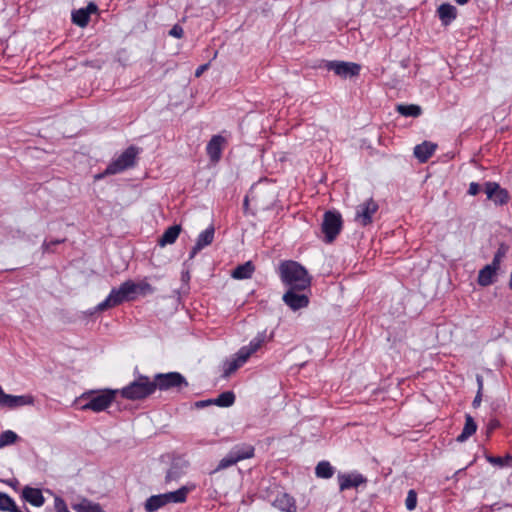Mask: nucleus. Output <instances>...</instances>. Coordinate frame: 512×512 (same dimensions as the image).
Segmentation results:
<instances>
[{"label": "nucleus", "mask_w": 512, "mask_h": 512, "mask_svg": "<svg viewBox=\"0 0 512 512\" xmlns=\"http://www.w3.org/2000/svg\"><path fill=\"white\" fill-rule=\"evenodd\" d=\"M236 463H238V460H236V457L233 455V453L229 451V453L219 461L215 471L226 469L235 465Z\"/></svg>", "instance_id": "38"}, {"label": "nucleus", "mask_w": 512, "mask_h": 512, "mask_svg": "<svg viewBox=\"0 0 512 512\" xmlns=\"http://www.w3.org/2000/svg\"><path fill=\"white\" fill-rule=\"evenodd\" d=\"M417 505V494L414 490H409L405 500L407 510L413 511Z\"/></svg>", "instance_id": "39"}, {"label": "nucleus", "mask_w": 512, "mask_h": 512, "mask_svg": "<svg viewBox=\"0 0 512 512\" xmlns=\"http://www.w3.org/2000/svg\"><path fill=\"white\" fill-rule=\"evenodd\" d=\"M484 191L487 199L496 206L506 205L510 200L509 192L497 182L488 181L484 184Z\"/></svg>", "instance_id": "9"}, {"label": "nucleus", "mask_w": 512, "mask_h": 512, "mask_svg": "<svg viewBox=\"0 0 512 512\" xmlns=\"http://www.w3.org/2000/svg\"><path fill=\"white\" fill-rule=\"evenodd\" d=\"M153 382L156 384V389L159 388L160 390H168L170 388L188 386L185 378L177 372L157 374Z\"/></svg>", "instance_id": "11"}, {"label": "nucleus", "mask_w": 512, "mask_h": 512, "mask_svg": "<svg viewBox=\"0 0 512 512\" xmlns=\"http://www.w3.org/2000/svg\"><path fill=\"white\" fill-rule=\"evenodd\" d=\"M378 209L379 206L376 201L372 198L367 199L356 207L355 222L363 227L371 224Z\"/></svg>", "instance_id": "7"}, {"label": "nucleus", "mask_w": 512, "mask_h": 512, "mask_svg": "<svg viewBox=\"0 0 512 512\" xmlns=\"http://www.w3.org/2000/svg\"><path fill=\"white\" fill-rule=\"evenodd\" d=\"M187 278H189V275L182 276V279H187Z\"/></svg>", "instance_id": "55"}, {"label": "nucleus", "mask_w": 512, "mask_h": 512, "mask_svg": "<svg viewBox=\"0 0 512 512\" xmlns=\"http://www.w3.org/2000/svg\"><path fill=\"white\" fill-rule=\"evenodd\" d=\"M498 425H499L498 421H496V420H495V421H492V422L490 423V429H494V428H496Z\"/></svg>", "instance_id": "50"}, {"label": "nucleus", "mask_w": 512, "mask_h": 512, "mask_svg": "<svg viewBox=\"0 0 512 512\" xmlns=\"http://www.w3.org/2000/svg\"><path fill=\"white\" fill-rule=\"evenodd\" d=\"M230 451L233 453V455L236 457V460H238L239 462L245 459L252 458L254 456L255 449L250 444H239L234 446Z\"/></svg>", "instance_id": "28"}, {"label": "nucleus", "mask_w": 512, "mask_h": 512, "mask_svg": "<svg viewBox=\"0 0 512 512\" xmlns=\"http://www.w3.org/2000/svg\"><path fill=\"white\" fill-rule=\"evenodd\" d=\"M265 341V333H258L250 342L248 345L243 346L239 349V351L247 358L249 359L252 354H254L256 351L260 349V347L263 345Z\"/></svg>", "instance_id": "24"}, {"label": "nucleus", "mask_w": 512, "mask_h": 512, "mask_svg": "<svg viewBox=\"0 0 512 512\" xmlns=\"http://www.w3.org/2000/svg\"><path fill=\"white\" fill-rule=\"evenodd\" d=\"M496 268L492 267L491 265L484 266L478 274V284L480 286L486 287L491 285L494 282V278L497 273Z\"/></svg>", "instance_id": "26"}, {"label": "nucleus", "mask_w": 512, "mask_h": 512, "mask_svg": "<svg viewBox=\"0 0 512 512\" xmlns=\"http://www.w3.org/2000/svg\"><path fill=\"white\" fill-rule=\"evenodd\" d=\"M195 405L198 408H204L206 406L213 405V399L201 400V401L196 402Z\"/></svg>", "instance_id": "47"}, {"label": "nucleus", "mask_w": 512, "mask_h": 512, "mask_svg": "<svg viewBox=\"0 0 512 512\" xmlns=\"http://www.w3.org/2000/svg\"><path fill=\"white\" fill-rule=\"evenodd\" d=\"M509 288L512 290V271H511L510 279H509Z\"/></svg>", "instance_id": "52"}, {"label": "nucleus", "mask_w": 512, "mask_h": 512, "mask_svg": "<svg viewBox=\"0 0 512 512\" xmlns=\"http://www.w3.org/2000/svg\"><path fill=\"white\" fill-rule=\"evenodd\" d=\"M156 390V384L147 376H138L133 382L119 390L121 396L127 400H141Z\"/></svg>", "instance_id": "3"}, {"label": "nucleus", "mask_w": 512, "mask_h": 512, "mask_svg": "<svg viewBox=\"0 0 512 512\" xmlns=\"http://www.w3.org/2000/svg\"><path fill=\"white\" fill-rule=\"evenodd\" d=\"M119 394V389H101V390H88L80 395L78 400L85 401L80 406L82 411H93L99 413L107 410L115 401L116 396Z\"/></svg>", "instance_id": "2"}, {"label": "nucleus", "mask_w": 512, "mask_h": 512, "mask_svg": "<svg viewBox=\"0 0 512 512\" xmlns=\"http://www.w3.org/2000/svg\"><path fill=\"white\" fill-rule=\"evenodd\" d=\"M209 67V64L206 63V64H203V65H200L196 70H195V76L196 77H200L204 71H206Z\"/></svg>", "instance_id": "46"}, {"label": "nucleus", "mask_w": 512, "mask_h": 512, "mask_svg": "<svg viewBox=\"0 0 512 512\" xmlns=\"http://www.w3.org/2000/svg\"><path fill=\"white\" fill-rule=\"evenodd\" d=\"M278 273L287 289L310 291L312 278L300 263L293 260L282 261L279 264Z\"/></svg>", "instance_id": "1"}, {"label": "nucleus", "mask_w": 512, "mask_h": 512, "mask_svg": "<svg viewBox=\"0 0 512 512\" xmlns=\"http://www.w3.org/2000/svg\"><path fill=\"white\" fill-rule=\"evenodd\" d=\"M180 225H173L167 228L162 236L158 239V245L160 247H165L167 245L174 244L181 233Z\"/></svg>", "instance_id": "23"}, {"label": "nucleus", "mask_w": 512, "mask_h": 512, "mask_svg": "<svg viewBox=\"0 0 512 512\" xmlns=\"http://www.w3.org/2000/svg\"><path fill=\"white\" fill-rule=\"evenodd\" d=\"M481 401H482V392L477 391V394L472 403L473 407L477 408L478 406H480Z\"/></svg>", "instance_id": "48"}, {"label": "nucleus", "mask_w": 512, "mask_h": 512, "mask_svg": "<svg viewBox=\"0 0 512 512\" xmlns=\"http://www.w3.org/2000/svg\"><path fill=\"white\" fill-rule=\"evenodd\" d=\"M0 510L9 512H21L17 509L14 500L6 493L0 492Z\"/></svg>", "instance_id": "35"}, {"label": "nucleus", "mask_w": 512, "mask_h": 512, "mask_svg": "<svg viewBox=\"0 0 512 512\" xmlns=\"http://www.w3.org/2000/svg\"><path fill=\"white\" fill-rule=\"evenodd\" d=\"M187 466L188 464L185 461H174L166 473L165 482L170 483L172 481L179 480L182 476L185 475Z\"/></svg>", "instance_id": "20"}, {"label": "nucleus", "mask_w": 512, "mask_h": 512, "mask_svg": "<svg viewBox=\"0 0 512 512\" xmlns=\"http://www.w3.org/2000/svg\"><path fill=\"white\" fill-rule=\"evenodd\" d=\"M137 154L138 149L134 146H130L106 167L104 174L113 175L132 167L135 163Z\"/></svg>", "instance_id": "6"}, {"label": "nucleus", "mask_w": 512, "mask_h": 512, "mask_svg": "<svg viewBox=\"0 0 512 512\" xmlns=\"http://www.w3.org/2000/svg\"><path fill=\"white\" fill-rule=\"evenodd\" d=\"M487 461L493 465L504 466L512 461V457L510 455H506L504 458L487 456Z\"/></svg>", "instance_id": "40"}, {"label": "nucleus", "mask_w": 512, "mask_h": 512, "mask_svg": "<svg viewBox=\"0 0 512 512\" xmlns=\"http://www.w3.org/2000/svg\"><path fill=\"white\" fill-rule=\"evenodd\" d=\"M457 4L459 5H464L466 4L469 0H455Z\"/></svg>", "instance_id": "51"}, {"label": "nucleus", "mask_w": 512, "mask_h": 512, "mask_svg": "<svg viewBox=\"0 0 512 512\" xmlns=\"http://www.w3.org/2000/svg\"><path fill=\"white\" fill-rule=\"evenodd\" d=\"M315 474L319 478L329 479L334 474V467L328 461H321L315 468Z\"/></svg>", "instance_id": "33"}, {"label": "nucleus", "mask_w": 512, "mask_h": 512, "mask_svg": "<svg viewBox=\"0 0 512 512\" xmlns=\"http://www.w3.org/2000/svg\"><path fill=\"white\" fill-rule=\"evenodd\" d=\"M476 381H477V385H478V390L477 391L482 392L483 391V378H482V376L477 375Z\"/></svg>", "instance_id": "49"}, {"label": "nucleus", "mask_w": 512, "mask_h": 512, "mask_svg": "<svg viewBox=\"0 0 512 512\" xmlns=\"http://www.w3.org/2000/svg\"><path fill=\"white\" fill-rule=\"evenodd\" d=\"M321 228L324 233L325 242H333L342 229L341 214L337 211H326L323 216Z\"/></svg>", "instance_id": "5"}, {"label": "nucleus", "mask_w": 512, "mask_h": 512, "mask_svg": "<svg viewBox=\"0 0 512 512\" xmlns=\"http://www.w3.org/2000/svg\"><path fill=\"white\" fill-rule=\"evenodd\" d=\"M187 278H189V275L182 276V279H187Z\"/></svg>", "instance_id": "54"}, {"label": "nucleus", "mask_w": 512, "mask_h": 512, "mask_svg": "<svg viewBox=\"0 0 512 512\" xmlns=\"http://www.w3.org/2000/svg\"><path fill=\"white\" fill-rule=\"evenodd\" d=\"M54 508L56 512H70L65 501L59 496L54 498Z\"/></svg>", "instance_id": "41"}, {"label": "nucleus", "mask_w": 512, "mask_h": 512, "mask_svg": "<svg viewBox=\"0 0 512 512\" xmlns=\"http://www.w3.org/2000/svg\"><path fill=\"white\" fill-rule=\"evenodd\" d=\"M481 190V187L478 183L476 182H471L469 184V188H468V194L471 195V196H475L477 195Z\"/></svg>", "instance_id": "44"}, {"label": "nucleus", "mask_w": 512, "mask_h": 512, "mask_svg": "<svg viewBox=\"0 0 512 512\" xmlns=\"http://www.w3.org/2000/svg\"><path fill=\"white\" fill-rule=\"evenodd\" d=\"M273 506L282 512H297L295 499L285 492L276 496Z\"/></svg>", "instance_id": "17"}, {"label": "nucleus", "mask_w": 512, "mask_h": 512, "mask_svg": "<svg viewBox=\"0 0 512 512\" xmlns=\"http://www.w3.org/2000/svg\"><path fill=\"white\" fill-rule=\"evenodd\" d=\"M187 278H189V275L182 276V279H187Z\"/></svg>", "instance_id": "53"}, {"label": "nucleus", "mask_w": 512, "mask_h": 512, "mask_svg": "<svg viewBox=\"0 0 512 512\" xmlns=\"http://www.w3.org/2000/svg\"><path fill=\"white\" fill-rule=\"evenodd\" d=\"M325 68L344 78L357 76L360 72V65L344 61H326Z\"/></svg>", "instance_id": "12"}, {"label": "nucleus", "mask_w": 512, "mask_h": 512, "mask_svg": "<svg viewBox=\"0 0 512 512\" xmlns=\"http://www.w3.org/2000/svg\"><path fill=\"white\" fill-rule=\"evenodd\" d=\"M253 272H254V266L250 261H248L244 264L237 266L232 272V277L234 279H239V280L249 279V278H251Z\"/></svg>", "instance_id": "30"}, {"label": "nucleus", "mask_w": 512, "mask_h": 512, "mask_svg": "<svg viewBox=\"0 0 512 512\" xmlns=\"http://www.w3.org/2000/svg\"><path fill=\"white\" fill-rule=\"evenodd\" d=\"M183 28L179 25H174L169 31V35L175 38H181L183 36Z\"/></svg>", "instance_id": "43"}, {"label": "nucleus", "mask_w": 512, "mask_h": 512, "mask_svg": "<svg viewBox=\"0 0 512 512\" xmlns=\"http://www.w3.org/2000/svg\"><path fill=\"white\" fill-rule=\"evenodd\" d=\"M133 286V295L134 298H136L137 294L140 295H148L152 294L154 292V288L147 282V281H141L139 283H135L132 281Z\"/></svg>", "instance_id": "37"}, {"label": "nucleus", "mask_w": 512, "mask_h": 512, "mask_svg": "<svg viewBox=\"0 0 512 512\" xmlns=\"http://www.w3.org/2000/svg\"><path fill=\"white\" fill-rule=\"evenodd\" d=\"M503 256H504V252H502V251L498 250V251L495 253V255H494V257H493V260H492V262H491L489 265H491L492 267H494V268H496V269H499V267H500V262H501V259H502V257H503Z\"/></svg>", "instance_id": "42"}, {"label": "nucleus", "mask_w": 512, "mask_h": 512, "mask_svg": "<svg viewBox=\"0 0 512 512\" xmlns=\"http://www.w3.org/2000/svg\"><path fill=\"white\" fill-rule=\"evenodd\" d=\"M438 16L444 25H449L457 16V9L455 6L443 3L439 6Z\"/></svg>", "instance_id": "25"}, {"label": "nucleus", "mask_w": 512, "mask_h": 512, "mask_svg": "<svg viewBox=\"0 0 512 512\" xmlns=\"http://www.w3.org/2000/svg\"><path fill=\"white\" fill-rule=\"evenodd\" d=\"M132 280L123 282L118 288H113L109 295L100 302L96 307V311H105L109 308L118 306L125 301L134 300Z\"/></svg>", "instance_id": "4"}, {"label": "nucleus", "mask_w": 512, "mask_h": 512, "mask_svg": "<svg viewBox=\"0 0 512 512\" xmlns=\"http://www.w3.org/2000/svg\"><path fill=\"white\" fill-rule=\"evenodd\" d=\"M366 479L360 473H339L338 474V482L340 491H344L350 488H356L362 483H364Z\"/></svg>", "instance_id": "16"}, {"label": "nucleus", "mask_w": 512, "mask_h": 512, "mask_svg": "<svg viewBox=\"0 0 512 512\" xmlns=\"http://www.w3.org/2000/svg\"><path fill=\"white\" fill-rule=\"evenodd\" d=\"M96 11L97 6L94 3H89L87 7L72 12V21L79 27H85L89 22L90 14Z\"/></svg>", "instance_id": "18"}, {"label": "nucleus", "mask_w": 512, "mask_h": 512, "mask_svg": "<svg viewBox=\"0 0 512 512\" xmlns=\"http://www.w3.org/2000/svg\"><path fill=\"white\" fill-rule=\"evenodd\" d=\"M35 399L30 394L25 395H10L6 394L0 386V407L15 409L22 406L33 405Z\"/></svg>", "instance_id": "10"}, {"label": "nucleus", "mask_w": 512, "mask_h": 512, "mask_svg": "<svg viewBox=\"0 0 512 512\" xmlns=\"http://www.w3.org/2000/svg\"><path fill=\"white\" fill-rule=\"evenodd\" d=\"M310 291L287 289L282 296L283 302L293 311L306 308L310 302Z\"/></svg>", "instance_id": "8"}, {"label": "nucleus", "mask_w": 512, "mask_h": 512, "mask_svg": "<svg viewBox=\"0 0 512 512\" xmlns=\"http://www.w3.org/2000/svg\"><path fill=\"white\" fill-rule=\"evenodd\" d=\"M195 488L196 485L194 483H187L175 491L163 493L166 503L181 504L186 502L188 494L195 490Z\"/></svg>", "instance_id": "14"}, {"label": "nucleus", "mask_w": 512, "mask_h": 512, "mask_svg": "<svg viewBox=\"0 0 512 512\" xmlns=\"http://www.w3.org/2000/svg\"><path fill=\"white\" fill-rule=\"evenodd\" d=\"M477 430V424L475 423L473 417L469 414L465 416V424L462 429V432L457 436L458 442L466 441L470 436H472Z\"/></svg>", "instance_id": "27"}, {"label": "nucleus", "mask_w": 512, "mask_h": 512, "mask_svg": "<svg viewBox=\"0 0 512 512\" xmlns=\"http://www.w3.org/2000/svg\"><path fill=\"white\" fill-rule=\"evenodd\" d=\"M437 145L424 141L423 143L416 145L414 148V156L421 162L425 163L435 152Z\"/></svg>", "instance_id": "22"}, {"label": "nucleus", "mask_w": 512, "mask_h": 512, "mask_svg": "<svg viewBox=\"0 0 512 512\" xmlns=\"http://www.w3.org/2000/svg\"><path fill=\"white\" fill-rule=\"evenodd\" d=\"M22 497L24 498L25 501H27L28 503L35 507H41L45 502L41 490L29 486L23 488Z\"/></svg>", "instance_id": "21"}, {"label": "nucleus", "mask_w": 512, "mask_h": 512, "mask_svg": "<svg viewBox=\"0 0 512 512\" xmlns=\"http://www.w3.org/2000/svg\"><path fill=\"white\" fill-rule=\"evenodd\" d=\"M72 508L76 512H105L100 504L87 499H83L81 502L73 504Z\"/></svg>", "instance_id": "31"}, {"label": "nucleus", "mask_w": 512, "mask_h": 512, "mask_svg": "<svg viewBox=\"0 0 512 512\" xmlns=\"http://www.w3.org/2000/svg\"><path fill=\"white\" fill-rule=\"evenodd\" d=\"M226 139L222 135H214L206 146L209 159L216 163L220 160Z\"/></svg>", "instance_id": "13"}, {"label": "nucleus", "mask_w": 512, "mask_h": 512, "mask_svg": "<svg viewBox=\"0 0 512 512\" xmlns=\"http://www.w3.org/2000/svg\"><path fill=\"white\" fill-rule=\"evenodd\" d=\"M235 402V395L232 391L221 393L217 398L213 399V405L219 407H230Z\"/></svg>", "instance_id": "34"}, {"label": "nucleus", "mask_w": 512, "mask_h": 512, "mask_svg": "<svg viewBox=\"0 0 512 512\" xmlns=\"http://www.w3.org/2000/svg\"><path fill=\"white\" fill-rule=\"evenodd\" d=\"M61 242H62L61 240H55V241H51V242H47V241H45V242L43 243V245H42L43 250H44V251H47V252H48V251H51V247H52L53 245L59 244V243H61Z\"/></svg>", "instance_id": "45"}, {"label": "nucleus", "mask_w": 512, "mask_h": 512, "mask_svg": "<svg viewBox=\"0 0 512 512\" xmlns=\"http://www.w3.org/2000/svg\"><path fill=\"white\" fill-rule=\"evenodd\" d=\"M215 230L214 227L211 225L207 227L204 231H202L196 240V243L192 250L190 251L189 258L193 259L198 252H200L203 248L210 245L213 242L214 239Z\"/></svg>", "instance_id": "15"}, {"label": "nucleus", "mask_w": 512, "mask_h": 512, "mask_svg": "<svg viewBox=\"0 0 512 512\" xmlns=\"http://www.w3.org/2000/svg\"><path fill=\"white\" fill-rule=\"evenodd\" d=\"M396 110L405 117H418L422 113L421 107L415 104H400L397 106Z\"/></svg>", "instance_id": "32"}, {"label": "nucleus", "mask_w": 512, "mask_h": 512, "mask_svg": "<svg viewBox=\"0 0 512 512\" xmlns=\"http://www.w3.org/2000/svg\"><path fill=\"white\" fill-rule=\"evenodd\" d=\"M167 505L164 494L152 495L150 496L144 504V509L146 512H155L160 508Z\"/></svg>", "instance_id": "29"}, {"label": "nucleus", "mask_w": 512, "mask_h": 512, "mask_svg": "<svg viewBox=\"0 0 512 512\" xmlns=\"http://www.w3.org/2000/svg\"><path fill=\"white\" fill-rule=\"evenodd\" d=\"M248 359L238 350V352L223 364V376L229 377L237 369L242 367Z\"/></svg>", "instance_id": "19"}, {"label": "nucleus", "mask_w": 512, "mask_h": 512, "mask_svg": "<svg viewBox=\"0 0 512 512\" xmlns=\"http://www.w3.org/2000/svg\"><path fill=\"white\" fill-rule=\"evenodd\" d=\"M19 439V436L12 430H6L0 434V450L13 445Z\"/></svg>", "instance_id": "36"}]
</instances>
